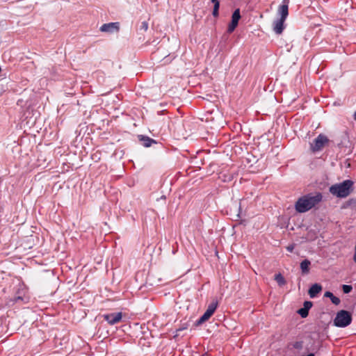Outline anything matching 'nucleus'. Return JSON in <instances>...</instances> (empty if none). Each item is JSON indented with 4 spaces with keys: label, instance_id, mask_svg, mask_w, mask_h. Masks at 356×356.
I'll return each instance as SVG.
<instances>
[{
    "label": "nucleus",
    "instance_id": "3",
    "mask_svg": "<svg viewBox=\"0 0 356 356\" xmlns=\"http://www.w3.org/2000/svg\"><path fill=\"white\" fill-rule=\"evenodd\" d=\"M352 314L350 312L340 310L337 313L333 324L338 327H346L352 323Z\"/></svg>",
    "mask_w": 356,
    "mask_h": 356
},
{
    "label": "nucleus",
    "instance_id": "6",
    "mask_svg": "<svg viewBox=\"0 0 356 356\" xmlns=\"http://www.w3.org/2000/svg\"><path fill=\"white\" fill-rule=\"evenodd\" d=\"M102 318L104 321H107L111 325L118 323L121 321L122 318V312H114L110 314H105L102 315Z\"/></svg>",
    "mask_w": 356,
    "mask_h": 356
},
{
    "label": "nucleus",
    "instance_id": "22",
    "mask_svg": "<svg viewBox=\"0 0 356 356\" xmlns=\"http://www.w3.org/2000/svg\"><path fill=\"white\" fill-rule=\"evenodd\" d=\"M342 289L344 293H349L352 291L353 287L350 285L343 284Z\"/></svg>",
    "mask_w": 356,
    "mask_h": 356
},
{
    "label": "nucleus",
    "instance_id": "11",
    "mask_svg": "<svg viewBox=\"0 0 356 356\" xmlns=\"http://www.w3.org/2000/svg\"><path fill=\"white\" fill-rule=\"evenodd\" d=\"M312 307V302L310 301H305L304 302V307L300 309L298 313L302 317L305 318L308 316L309 309Z\"/></svg>",
    "mask_w": 356,
    "mask_h": 356
},
{
    "label": "nucleus",
    "instance_id": "15",
    "mask_svg": "<svg viewBox=\"0 0 356 356\" xmlns=\"http://www.w3.org/2000/svg\"><path fill=\"white\" fill-rule=\"evenodd\" d=\"M241 17L240 9L237 8L233 12L232 15L231 22L238 24V21L240 20Z\"/></svg>",
    "mask_w": 356,
    "mask_h": 356
},
{
    "label": "nucleus",
    "instance_id": "21",
    "mask_svg": "<svg viewBox=\"0 0 356 356\" xmlns=\"http://www.w3.org/2000/svg\"><path fill=\"white\" fill-rule=\"evenodd\" d=\"M238 24L230 22L227 27V33H232L235 29L237 27Z\"/></svg>",
    "mask_w": 356,
    "mask_h": 356
},
{
    "label": "nucleus",
    "instance_id": "8",
    "mask_svg": "<svg viewBox=\"0 0 356 356\" xmlns=\"http://www.w3.org/2000/svg\"><path fill=\"white\" fill-rule=\"evenodd\" d=\"M322 286L316 283L311 286L308 291L309 296L311 298H314L322 291Z\"/></svg>",
    "mask_w": 356,
    "mask_h": 356
},
{
    "label": "nucleus",
    "instance_id": "20",
    "mask_svg": "<svg viewBox=\"0 0 356 356\" xmlns=\"http://www.w3.org/2000/svg\"><path fill=\"white\" fill-rule=\"evenodd\" d=\"M291 346H292L293 348H294L296 350H300L303 348L304 342H303V341H301V340L296 341L291 343Z\"/></svg>",
    "mask_w": 356,
    "mask_h": 356
},
{
    "label": "nucleus",
    "instance_id": "7",
    "mask_svg": "<svg viewBox=\"0 0 356 356\" xmlns=\"http://www.w3.org/2000/svg\"><path fill=\"white\" fill-rule=\"evenodd\" d=\"M99 30L102 32L108 33H118L120 31V24L119 22L104 24L100 26Z\"/></svg>",
    "mask_w": 356,
    "mask_h": 356
},
{
    "label": "nucleus",
    "instance_id": "12",
    "mask_svg": "<svg viewBox=\"0 0 356 356\" xmlns=\"http://www.w3.org/2000/svg\"><path fill=\"white\" fill-rule=\"evenodd\" d=\"M311 262L308 259H305L300 263V269L302 274L307 275L309 272V266Z\"/></svg>",
    "mask_w": 356,
    "mask_h": 356
},
{
    "label": "nucleus",
    "instance_id": "19",
    "mask_svg": "<svg viewBox=\"0 0 356 356\" xmlns=\"http://www.w3.org/2000/svg\"><path fill=\"white\" fill-rule=\"evenodd\" d=\"M275 280L280 286H282L286 284V280L281 273H277L275 275Z\"/></svg>",
    "mask_w": 356,
    "mask_h": 356
},
{
    "label": "nucleus",
    "instance_id": "4",
    "mask_svg": "<svg viewBox=\"0 0 356 356\" xmlns=\"http://www.w3.org/2000/svg\"><path fill=\"white\" fill-rule=\"evenodd\" d=\"M330 143L329 138L324 134H320L312 143H310V149L312 152H317L326 146Z\"/></svg>",
    "mask_w": 356,
    "mask_h": 356
},
{
    "label": "nucleus",
    "instance_id": "10",
    "mask_svg": "<svg viewBox=\"0 0 356 356\" xmlns=\"http://www.w3.org/2000/svg\"><path fill=\"white\" fill-rule=\"evenodd\" d=\"M286 19L280 18L274 22L273 30L277 34H281L284 29V23Z\"/></svg>",
    "mask_w": 356,
    "mask_h": 356
},
{
    "label": "nucleus",
    "instance_id": "2",
    "mask_svg": "<svg viewBox=\"0 0 356 356\" xmlns=\"http://www.w3.org/2000/svg\"><path fill=\"white\" fill-rule=\"evenodd\" d=\"M354 182L350 179L344 180L340 184H337L330 187V192L337 197H346L353 190Z\"/></svg>",
    "mask_w": 356,
    "mask_h": 356
},
{
    "label": "nucleus",
    "instance_id": "13",
    "mask_svg": "<svg viewBox=\"0 0 356 356\" xmlns=\"http://www.w3.org/2000/svg\"><path fill=\"white\" fill-rule=\"evenodd\" d=\"M279 13L280 14V18L286 19L289 15L288 5H281L279 8Z\"/></svg>",
    "mask_w": 356,
    "mask_h": 356
},
{
    "label": "nucleus",
    "instance_id": "14",
    "mask_svg": "<svg viewBox=\"0 0 356 356\" xmlns=\"http://www.w3.org/2000/svg\"><path fill=\"white\" fill-rule=\"evenodd\" d=\"M324 296L326 298H330L332 302L335 305H338L341 302L340 299L334 296L333 293L330 291H326L324 294Z\"/></svg>",
    "mask_w": 356,
    "mask_h": 356
},
{
    "label": "nucleus",
    "instance_id": "16",
    "mask_svg": "<svg viewBox=\"0 0 356 356\" xmlns=\"http://www.w3.org/2000/svg\"><path fill=\"white\" fill-rule=\"evenodd\" d=\"M211 1L213 3L212 15L213 17H217L219 15L220 2L218 0H211Z\"/></svg>",
    "mask_w": 356,
    "mask_h": 356
},
{
    "label": "nucleus",
    "instance_id": "25",
    "mask_svg": "<svg viewBox=\"0 0 356 356\" xmlns=\"http://www.w3.org/2000/svg\"><path fill=\"white\" fill-rule=\"evenodd\" d=\"M289 3V0H283L282 5H288Z\"/></svg>",
    "mask_w": 356,
    "mask_h": 356
},
{
    "label": "nucleus",
    "instance_id": "17",
    "mask_svg": "<svg viewBox=\"0 0 356 356\" xmlns=\"http://www.w3.org/2000/svg\"><path fill=\"white\" fill-rule=\"evenodd\" d=\"M14 303H17L18 302H22L23 303H26L29 301V298L26 296H23L21 295L15 296L11 300Z\"/></svg>",
    "mask_w": 356,
    "mask_h": 356
},
{
    "label": "nucleus",
    "instance_id": "26",
    "mask_svg": "<svg viewBox=\"0 0 356 356\" xmlns=\"http://www.w3.org/2000/svg\"><path fill=\"white\" fill-rule=\"evenodd\" d=\"M353 116H354V119L356 120V111L355 112V113H354V115H353Z\"/></svg>",
    "mask_w": 356,
    "mask_h": 356
},
{
    "label": "nucleus",
    "instance_id": "9",
    "mask_svg": "<svg viewBox=\"0 0 356 356\" xmlns=\"http://www.w3.org/2000/svg\"><path fill=\"white\" fill-rule=\"evenodd\" d=\"M138 138L140 142H141L142 145L145 147H149L152 144L157 143V142L155 140H154L148 136H146L138 135Z\"/></svg>",
    "mask_w": 356,
    "mask_h": 356
},
{
    "label": "nucleus",
    "instance_id": "1",
    "mask_svg": "<svg viewBox=\"0 0 356 356\" xmlns=\"http://www.w3.org/2000/svg\"><path fill=\"white\" fill-rule=\"evenodd\" d=\"M321 193H309L300 197L296 203V210L299 213H305L322 201Z\"/></svg>",
    "mask_w": 356,
    "mask_h": 356
},
{
    "label": "nucleus",
    "instance_id": "18",
    "mask_svg": "<svg viewBox=\"0 0 356 356\" xmlns=\"http://www.w3.org/2000/svg\"><path fill=\"white\" fill-rule=\"evenodd\" d=\"M345 208H350L356 211V198H351L348 200L344 204Z\"/></svg>",
    "mask_w": 356,
    "mask_h": 356
},
{
    "label": "nucleus",
    "instance_id": "23",
    "mask_svg": "<svg viewBox=\"0 0 356 356\" xmlns=\"http://www.w3.org/2000/svg\"><path fill=\"white\" fill-rule=\"evenodd\" d=\"M140 29L146 31L148 29V23L146 21L143 22L141 23Z\"/></svg>",
    "mask_w": 356,
    "mask_h": 356
},
{
    "label": "nucleus",
    "instance_id": "5",
    "mask_svg": "<svg viewBox=\"0 0 356 356\" xmlns=\"http://www.w3.org/2000/svg\"><path fill=\"white\" fill-rule=\"evenodd\" d=\"M218 307V302L213 301L211 302L204 314L196 321V325H200L209 319V318L213 314Z\"/></svg>",
    "mask_w": 356,
    "mask_h": 356
},
{
    "label": "nucleus",
    "instance_id": "24",
    "mask_svg": "<svg viewBox=\"0 0 356 356\" xmlns=\"http://www.w3.org/2000/svg\"><path fill=\"white\" fill-rule=\"evenodd\" d=\"M294 248H295V244L293 243V244L289 245L286 247V250H287V251H289L290 252H292L293 251V250H294Z\"/></svg>",
    "mask_w": 356,
    "mask_h": 356
}]
</instances>
